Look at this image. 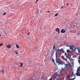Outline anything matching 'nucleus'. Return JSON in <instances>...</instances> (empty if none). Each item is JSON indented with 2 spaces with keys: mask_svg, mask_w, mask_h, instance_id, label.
Returning a JSON list of instances; mask_svg holds the SVG:
<instances>
[{
  "mask_svg": "<svg viewBox=\"0 0 80 80\" xmlns=\"http://www.w3.org/2000/svg\"><path fill=\"white\" fill-rule=\"evenodd\" d=\"M78 52L79 53H80V49L78 50Z\"/></svg>",
  "mask_w": 80,
  "mask_h": 80,
  "instance_id": "obj_30",
  "label": "nucleus"
},
{
  "mask_svg": "<svg viewBox=\"0 0 80 80\" xmlns=\"http://www.w3.org/2000/svg\"><path fill=\"white\" fill-rule=\"evenodd\" d=\"M60 55H62V53H60Z\"/></svg>",
  "mask_w": 80,
  "mask_h": 80,
  "instance_id": "obj_44",
  "label": "nucleus"
},
{
  "mask_svg": "<svg viewBox=\"0 0 80 80\" xmlns=\"http://www.w3.org/2000/svg\"><path fill=\"white\" fill-rule=\"evenodd\" d=\"M60 75H62V73H61V72H60Z\"/></svg>",
  "mask_w": 80,
  "mask_h": 80,
  "instance_id": "obj_43",
  "label": "nucleus"
},
{
  "mask_svg": "<svg viewBox=\"0 0 80 80\" xmlns=\"http://www.w3.org/2000/svg\"><path fill=\"white\" fill-rule=\"evenodd\" d=\"M7 3H8H8H10V2H7Z\"/></svg>",
  "mask_w": 80,
  "mask_h": 80,
  "instance_id": "obj_37",
  "label": "nucleus"
},
{
  "mask_svg": "<svg viewBox=\"0 0 80 80\" xmlns=\"http://www.w3.org/2000/svg\"><path fill=\"white\" fill-rule=\"evenodd\" d=\"M64 60H65V61H67V58H64Z\"/></svg>",
  "mask_w": 80,
  "mask_h": 80,
  "instance_id": "obj_26",
  "label": "nucleus"
},
{
  "mask_svg": "<svg viewBox=\"0 0 80 80\" xmlns=\"http://www.w3.org/2000/svg\"><path fill=\"white\" fill-rule=\"evenodd\" d=\"M55 48V45H54L53 47V49H54Z\"/></svg>",
  "mask_w": 80,
  "mask_h": 80,
  "instance_id": "obj_25",
  "label": "nucleus"
},
{
  "mask_svg": "<svg viewBox=\"0 0 80 80\" xmlns=\"http://www.w3.org/2000/svg\"><path fill=\"white\" fill-rule=\"evenodd\" d=\"M56 63H58V65H63V63L64 61H62L61 59L58 58L57 57V56H56Z\"/></svg>",
  "mask_w": 80,
  "mask_h": 80,
  "instance_id": "obj_1",
  "label": "nucleus"
},
{
  "mask_svg": "<svg viewBox=\"0 0 80 80\" xmlns=\"http://www.w3.org/2000/svg\"><path fill=\"white\" fill-rule=\"evenodd\" d=\"M61 58H62V59H64V56H62L61 57Z\"/></svg>",
  "mask_w": 80,
  "mask_h": 80,
  "instance_id": "obj_19",
  "label": "nucleus"
},
{
  "mask_svg": "<svg viewBox=\"0 0 80 80\" xmlns=\"http://www.w3.org/2000/svg\"><path fill=\"white\" fill-rule=\"evenodd\" d=\"M29 34H30V32H28V35H29Z\"/></svg>",
  "mask_w": 80,
  "mask_h": 80,
  "instance_id": "obj_39",
  "label": "nucleus"
},
{
  "mask_svg": "<svg viewBox=\"0 0 80 80\" xmlns=\"http://www.w3.org/2000/svg\"><path fill=\"white\" fill-rule=\"evenodd\" d=\"M38 0H37L36 2V3L37 2Z\"/></svg>",
  "mask_w": 80,
  "mask_h": 80,
  "instance_id": "obj_41",
  "label": "nucleus"
},
{
  "mask_svg": "<svg viewBox=\"0 0 80 80\" xmlns=\"http://www.w3.org/2000/svg\"><path fill=\"white\" fill-rule=\"evenodd\" d=\"M1 34H0V37H1Z\"/></svg>",
  "mask_w": 80,
  "mask_h": 80,
  "instance_id": "obj_47",
  "label": "nucleus"
},
{
  "mask_svg": "<svg viewBox=\"0 0 80 80\" xmlns=\"http://www.w3.org/2000/svg\"><path fill=\"white\" fill-rule=\"evenodd\" d=\"M55 50L56 51V56H57V54L59 53V51H61V50L59 49V48H56Z\"/></svg>",
  "mask_w": 80,
  "mask_h": 80,
  "instance_id": "obj_3",
  "label": "nucleus"
},
{
  "mask_svg": "<svg viewBox=\"0 0 80 80\" xmlns=\"http://www.w3.org/2000/svg\"><path fill=\"white\" fill-rule=\"evenodd\" d=\"M61 50H62V51H63V48H62L61 49Z\"/></svg>",
  "mask_w": 80,
  "mask_h": 80,
  "instance_id": "obj_38",
  "label": "nucleus"
},
{
  "mask_svg": "<svg viewBox=\"0 0 80 80\" xmlns=\"http://www.w3.org/2000/svg\"><path fill=\"white\" fill-rule=\"evenodd\" d=\"M71 60H72V61H74L75 60V59H72V58H71Z\"/></svg>",
  "mask_w": 80,
  "mask_h": 80,
  "instance_id": "obj_23",
  "label": "nucleus"
},
{
  "mask_svg": "<svg viewBox=\"0 0 80 80\" xmlns=\"http://www.w3.org/2000/svg\"><path fill=\"white\" fill-rule=\"evenodd\" d=\"M69 80H75V78H72V79H69Z\"/></svg>",
  "mask_w": 80,
  "mask_h": 80,
  "instance_id": "obj_21",
  "label": "nucleus"
},
{
  "mask_svg": "<svg viewBox=\"0 0 80 80\" xmlns=\"http://www.w3.org/2000/svg\"><path fill=\"white\" fill-rule=\"evenodd\" d=\"M18 52H17L16 53V54H18Z\"/></svg>",
  "mask_w": 80,
  "mask_h": 80,
  "instance_id": "obj_40",
  "label": "nucleus"
},
{
  "mask_svg": "<svg viewBox=\"0 0 80 80\" xmlns=\"http://www.w3.org/2000/svg\"><path fill=\"white\" fill-rule=\"evenodd\" d=\"M65 68H62L61 69V71L62 72V71H63V70H65Z\"/></svg>",
  "mask_w": 80,
  "mask_h": 80,
  "instance_id": "obj_18",
  "label": "nucleus"
},
{
  "mask_svg": "<svg viewBox=\"0 0 80 80\" xmlns=\"http://www.w3.org/2000/svg\"><path fill=\"white\" fill-rule=\"evenodd\" d=\"M75 77V78H76V76H75V74H74V73H73H73L72 74H71V77H73V76Z\"/></svg>",
  "mask_w": 80,
  "mask_h": 80,
  "instance_id": "obj_12",
  "label": "nucleus"
},
{
  "mask_svg": "<svg viewBox=\"0 0 80 80\" xmlns=\"http://www.w3.org/2000/svg\"><path fill=\"white\" fill-rule=\"evenodd\" d=\"M70 75H69L68 76V78H69V79H70Z\"/></svg>",
  "mask_w": 80,
  "mask_h": 80,
  "instance_id": "obj_20",
  "label": "nucleus"
},
{
  "mask_svg": "<svg viewBox=\"0 0 80 80\" xmlns=\"http://www.w3.org/2000/svg\"><path fill=\"white\" fill-rule=\"evenodd\" d=\"M49 80H52V78H50Z\"/></svg>",
  "mask_w": 80,
  "mask_h": 80,
  "instance_id": "obj_33",
  "label": "nucleus"
},
{
  "mask_svg": "<svg viewBox=\"0 0 80 80\" xmlns=\"http://www.w3.org/2000/svg\"><path fill=\"white\" fill-rule=\"evenodd\" d=\"M3 31H4V30H2V32H1V33H2V32H3Z\"/></svg>",
  "mask_w": 80,
  "mask_h": 80,
  "instance_id": "obj_42",
  "label": "nucleus"
},
{
  "mask_svg": "<svg viewBox=\"0 0 80 80\" xmlns=\"http://www.w3.org/2000/svg\"><path fill=\"white\" fill-rule=\"evenodd\" d=\"M78 62H79V63L80 64V59L78 60Z\"/></svg>",
  "mask_w": 80,
  "mask_h": 80,
  "instance_id": "obj_29",
  "label": "nucleus"
},
{
  "mask_svg": "<svg viewBox=\"0 0 80 80\" xmlns=\"http://www.w3.org/2000/svg\"><path fill=\"white\" fill-rule=\"evenodd\" d=\"M20 67H22V66L23 65V62H20Z\"/></svg>",
  "mask_w": 80,
  "mask_h": 80,
  "instance_id": "obj_10",
  "label": "nucleus"
},
{
  "mask_svg": "<svg viewBox=\"0 0 80 80\" xmlns=\"http://www.w3.org/2000/svg\"><path fill=\"white\" fill-rule=\"evenodd\" d=\"M47 12H48V13H50V11H46V12L47 13Z\"/></svg>",
  "mask_w": 80,
  "mask_h": 80,
  "instance_id": "obj_27",
  "label": "nucleus"
},
{
  "mask_svg": "<svg viewBox=\"0 0 80 80\" xmlns=\"http://www.w3.org/2000/svg\"><path fill=\"white\" fill-rule=\"evenodd\" d=\"M16 47L17 48H20V47H19V46L17 44L16 45Z\"/></svg>",
  "mask_w": 80,
  "mask_h": 80,
  "instance_id": "obj_17",
  "label": "nucleus"
},
{
  "mask_svg": "<svg viewBox=\"0 0 80 80\" xmlns=\"http://www.w3.org/2000/svg\"><path fill=\"white\" fill-rule=\"evenodd\" d=\"M80 67H78L77 71V73L75 74L77 76H79L80 77V72H78V71H80Z\"/></svg>",
  "mask_w": 80,
  "mask_h": 80,
  "instance_id": "obj_4",
  "label": "nucleus"
},
{
  "mask_svg": "<svg viewBox=\"0 0 80 80\" xmlns=\"http://www.w3.org/2000/svg\"><path fill=\"white\" fill-rule=\"evenodd\" d=\"M68 5V3H67V5Z\"/></svg>",
  "mask_w": 80,
  "mask_h": 80,
  "instance_id": "obj_45",
  "label": "nucleus"
},
{
  "mask_svg": "<svg viewBox=\"0 0 80 80\" xmlns=\"http://www.w3.org/2000/svg\"><path fill=\"white\" fill-rule=\"evenodd\" d=\"M57 78V76H54V78Z\"/></svg>",
  "mask_w": 80,
  "mask_h": 80,
  "instance_id": "obj_35",
  "label": "nucleus"
},
{
  "mask_svg": "<svg viewBox=\"0 0 80 80\" xmlns=\"http://www.w3.org/2000/svg\"><path fill=\"white\" fill-rule=\"evenodd\" d=\"M78 14H77L76 15V16H77V15H78Z\"/></svg>",
  "mask_w": 80,
  "mask_h": 80,
  "instance_id": "obj_46",
  "label": "nucleus"
},
{
  "mask_svg": "<svg viewBox=\"0 0 80 80\" xmlns=\"http://www.w3.org/2000/svg\"><path fill=\"white\" fill-rule=\"evenodd\" d=\"M38 80H40V78H38Z\"/></svg>",
  "mask_w": 80,
  "mask_h": 80,
  "instance_id": "obj_32",
  "label": "nucleus"
},
{
  "mask_svg": "<svg viewBox=\"0 0 80 80\" xmlns=\"http://www.w3.org/2000/svg\"><path fill=\"white\" fill-rule=\"evenodd\" d=\"M71 54L72 55V58H77V56H76V55H75V54H73L72 53H71Z\"/></svg>",
  "mask_w": 80,
  "mask_h": 80,
  "instance_id": "obj_7",
  "label": "nucleus"
},
{
  "mask_svg": "<svg viewBox=\"0 0 80 80\" xmlns=\"http://www.w3.org/2000/svg\"><path fill=\"white\" fill-rule=\"evenodd\" d=\"M29 80H33V78L32 77H31L29 78Z\"/></svg>",
  "mask_w": 80,
  "mask_h": 80,
  "instance_id": "obj_13",
  "label": "nucleus"
},
{
  "mask_svg": "<svg viewBox=\"0 0 80 80\" xmlns=\"http://www.w3.org/2000/svg\"><path fill=\"white\" fill-rule=\"evenodd\" d=\"M1 72L2 73V74H4V71H3V70H1Z\"/></svg>",
  "mask_w": 80,
  "mask_h": 80,
  "instance_id": "obj_15",
  "label": "nucleus"
},
{
  "mask_svg": "<svg viewBox=\"0 0 80 80\" xmlns=\"http://www.w3.org/2000/svg\"><path fill=\"white\" fill-rule=\"evenodd\" d=\"M56 31L58 32V33H60V30L59 29V28H57L56 29Z\"/></svg>",
  "mask_w": 80,
  "mask_h": 80,
  "instance_id": "obj_8",
  "label": "nucleus"
},
{
  "mask_svg": "<svg viewBox=\"0 0 80 80\" xmlns=\"http://www.w3.org/2000/svg\"><path fill=\"white\" fill-rule=\"evenodd\" d=\"M58 13H56V14H55L54 17L57 16V15H58Z\"/></svg>",
  "mask_w": 80,
  "mask_h": 80,
  "instance_id": "obj_22",
  "label": "nucleus"
},
{
  "mask_svg": "<svg viewBox=\"0 0 80 80\" xmlns=\"http://www.w3.org/2000/svg\"><path fill=\"white\" fill-rule=\"evenodd\" d=\"M7 47L8 48H11V46H10V45L9 44L7 46Z\"/></svg>",
  "mask_w": 80,
  "mask_h": 80,
  "instance_id": "obj_11",
  "label": "nucleus"
},
{
  "mask_svg": "<svg viewBox=\"0 0 80 80\" xmlns=\"http://www.w3.org/2000/svg\"><path fill=\"white\" fill-rule=\"evenodd\" d=\"M52 61L53 62H55V60L54 59H53Z\"/></svg>",
  "mask_w": 80,
  "mask_h": 80,
  "instance_id": "obj_36",
  "label": "nucleus"
},
{
  "mask_svg": "<svg viewBox=\"0 0 80 80\" xmlns=\"http://www.w3.org/2000/svg\"><path fill=\"white\" fill-rule=\"evenodd\" d=\"M61 32L62 33H64L66 32V31H65V30L62 29L61 30Z\"/></svg>",
  "mask_w": 80,
  "mask_h": 80,
  "instance_id": "obj_6",
  "label": "nucleus"
},
{
  "mask_svg": "<svg viewBox=\"0 0 80 80\" xmlns=\"http://www.w3.org/2000/svg\"><path fill=\"white\" fill-rule=\"evenodd\" d=\"M78 49H79V47H78V48H77V47H75V51H76V50H78Z\"/></svg>",
  "mask_w": 80,
  "mask_h": 80,
  "instance_id": "obj_9",
  "label": "nucleus"
},
{
  "mask_svg": "<svg viewBox=\"0 0 80 80\" xmlns=\"http://www.w3.org/2000/svg\"><path fill=\"white\" fill-rule=\"evenodd\" d=\"M69 52H71V51L69 50H67V52L69 53Z\"/></svg>",
  "mask_w": 80,
  "mask_h": 80,
  "instance_id": "obj_16",
  "label": "nucleus"
},
{
  "mask_svg": "<svg viewBox=\"0 0 80 80\" xmlns=\"http://www.w3.org/2000/svg\"><path fill=\"white\" fill-rule=\"evenodd\" d=\"M38 15H39V14H37V13L35 14V16L36 17H38Z\"/></svg>",
  "mask_w": 80,
  "mask_h": 80,
  "instance_id": "obj_14",
  "label": "nucleus"
},
{
  "mask_svg": "<svg viewBox=\"0 0 80 80\" xmlns=\"http://www.w3.org/2000/svg\"><path fill=\"white\" fill-rule=\"evenodd\" d=\"M6 14H7V13H6V12H4V13L3 14V15H5Z\"/></svg>",
  "mask_w": 80,
  "mask_h": 80,
  "instance_id": "obj_24",
  "label": "nucleus"
},
{
  "mask_svg": "<svg viewBox=\"0 0 80 80\" xmlns=\"http://www.w3.org/2000/svg\"><path fill=\"white\" fill-rule=\"evenodd\" d=\"M61 8H64V6H62L61 7Z\"/></svg>",
  "mask_w": 80,
  "mask_h": 80,
  "instance_id": "obj_34",
  "label": "nucleus"
},
{
  "mask_svg": "<svg viewBox=\"0 0 80 80\" xmlns=\"http://www.w3.org/2000/svg\"><path fill=\"white\" fill-rule=\"evenodd\" d=\"M69 47L70 48V50H71V52H72L73 48H75V47L74 45H70L69 46Z\"/></svg>",
  "mask_w": 80,
  "mask_h": 80,
  "instance_id": "obj_5",
  "label": "nucleus"
},
{
  "mask_svg": "<svg viewBox=\"0 0 80 80\" xmlns=\"http://www.w3.org/2000/svg\"><path fill=\"white\" fill-rule=\"evenodd\" d=\"M63 65L64 64V65L65 67H64V68H67V69H68V68H69V67H70V64H65V62L63 61V62H62Z\"/></svg>",
  "mask_w": 80,
  "mask_h": 80,
  "instance_id": "obj_2",
  "label": "nucleus"
},
{
  "mask_svg": "<svg viewBox=\"0 0 80 80\" xmlns=\"http://www.w3.org/2000/svg\"><path fill=\"white\" fill-rule=\"evenodd\" d=\"M4 33L5 35H6V31H4Z\"/></svg>",
  "mask_w": 80,
  "mask_h": 80,
  "instance_id": "obj_31",
  "label": "nucleus"
},
{
  "mask_svg": "<svg viewBox=\"0 0 80 80\" xmlns=\"http://www.w3.org/2000/svg\"><path fill=\"white\" fill-rule=\"evenodd\" d=\"M3 45V43H2V44H0V47L1 46H2V45Z\"/></svg>",
  "mask_w": 80,
  "mask_h": 80,
  "instance_id": "obj_28",
  "label": "nucleus"
}]
</instances>
